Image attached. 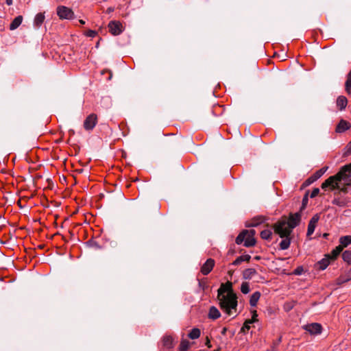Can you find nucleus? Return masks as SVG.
Segmentation results:
<instances>
[{
    "label": "nucleus",
    "mask_w": 351,
    "mask_h": 351,
    "mask_svg": "<svg viewBox=\"0 0 351 351\" xmlns=\"http://www.w3.org/2000/svg\"><path fill=\"white\" fill-rule=\"evenodd\" d=\"M321 187L325 191L338 190L348 193L351 187V164L343 167L335 176H330L322 184Z\"/></svg>",
    "instance_id": "f257e3e1"
},
{
    "label": "nucleus",
    "mask_w": 351,
    "mask_h": 351,
    "mask_svg": "<svg viewBox=\"0 0 351 351\" xmlns=\"http://www.w3.org/2000/svg\"><path fill=\"white\" fill-rule=\"evenodd\" d=\"M301 215L300 213H291L288 219L285 217H282L274 224V232L280 237L290 235L293 229L299 225Z\"/></svg>",
    "instance_id": "f03ea898"
},
{
    "label": "nucleus",
    "mask_w": 351,
    "mask_h": 351,
    "mask_svg": "<svg viewBox=\"0 0 351 351\" xmlns=\"http://www.w3.org/2000/svg\"><path fill=\"white\" fill-rule=\"evenodd\" d=\"M220 308L228 315H232L233 313H237V296L236 293H228L217 298Z\"/></svg>",
    "instance_id": "7ed1b4c3"
},
{
    "label": "nucleus",
    "mask_w": 351,
    "mask_h": 351,
    "mask_svg": "<svg viewBox=\"0 0 351 351\" xmlns=\"http://www.w3.org/2000/svg\"><path fill=\"white\" fill-rule=\"evenodd\" d=\"M254 230H244L236 238V243L239 245L244 242V246L249 247L256 244Z\"/></svg>",
    "instance_id": "20e7f679"
},
{
    "label": "nucleus",
    "mask_w": 351,
    "mask_h": 351,
    "mask_svg": "<svg viewBox=\"0 0 351 351\" xmlns=\"http://www.w3.org/2000/svg\"><path fill=\"white\" fill-rule=\"evenodd\" d=\"M57 14L61 19H73L75 18L72 10L64 5H60L57 8Z\"/></svg>",
    "instance_id": "39448f33"
},
{
    "label": "nucleus",
    "mask_w": 351,
    "mask_h": 351,
    "mask_svg": "<svg viewBox=\"0 0 351 351\" xmlns=\"http://www.w3.org/2000/svg\"><path fill=\"white\" fill-rule=\"evenodd\" d=\"M97 123V117L95 114L88 115L84 122V127L86 130H93Z\"/></svg>",
    "instance_id": "423d86ee"
},
{
    "label": "nucleus",
    "mask_w": 351,
    "mask_h": 351,
    "mask_svg": "<svg viewBox=\"0 0 351 351\" xmlns=\"http://www.w3.org/2000/svg\"><path fill=\"white\" fill-rule=\"evenodd\" d=\"M234 293L232 290V284L230 282H227L226 284H221L217 291V298L221 295H225L228 293Z\"/></svg>",
    "instance_id": "0eeeda50"
},
{
    "label": "nucleus",
    "mask_w": 351,
    "mask_h": 351,
    "mask_svg": "<svg viewBox=\"0 0 351 351\" xmlns=\"http://www.w3.org/2000/svg\"><path fill=\"white\" fill-rule=\"evenodd\" d=\"M304 329L308 331L310 334L316 335L322 332V327L320 324L312 323L304 326Z\"/></svg>",
    "instance_id": "6e6552de"
},
{
    "label": "nucleus",
    "mask_w": 351,
    "mask_h": 351,
    "mask_svg": "<svg viewBox=\"0 0 351 351\" xmlns=\"http://www.w3.org/2000/svg\"><path fill=\"white\" fill-rule=\"evenodd\" d=\"M110 32L114 35H119L122 32V25L119 21H110L108 24Z\"/></svg>",
    "instance_id": "1a4fd4ad"
},
{
    "label": "nucleus",
    "mask_w": 351,
    "mask_h": 351,
    "mask_svg": "<svg viewBox=\"0 0 351 351\" xmlns=\"http://www.w3.org/2000/svg\"><path fill=\"white\" fill-rule=\"evenodd\" d=\"M328 167H324L317 171L315 173H314L311 176H310L306 180V182L308 184H312L313 182H315L317 180H318L319 178H321L325 172L327 171Z\"/></svg>",
    "instance_id": "9d476101"
},
{
    "label": "nucleus",
    "mask_w": 351,
    "mask_h": 351,
    "mask_svg": "<svg viewBox=\"0 0 351 351\" xmlns=\"http://www.w3.org/2000/svg\"><path fill=\"white\" fill-rule=\"evenodd\" d=\"M215 265V261L212 258H208L204 263L201 267V272L203 275H208L213 269Z\"/></svg>",
    "instance_id": "9b49d317"
},
{
    "label": "nucleus",
    "mask_w": 351,
    "mask_h": 351,
    "mask_svg": "<svg viewBox=\"0 0 351 351\" xmlns=\"http://www.w3.org/2000/svg\"><path fill=\"white\" fill-rule=\"evenodd\" d=\"M45 19V13H38L34 19L33 26L35 29H39Z\"/></svg>",
    "instance_id": "f8f14e48"
},
{
    "label": "nucleus",
    "mask_w": 351,
    "mask_h": 351,
    "mask_svg": "<svg viewBox=\"0 0 351 351\" xmlns=\"http://www.w3.org/2000/svg\"><path fill=\"white\" fill-rule=\"evenodd\" d=\"M350 128L351 124L348 121L341 119L337 124L335 131L337 133H342L349 130Z\"/></svg>",
    "instance_id": "ddd939ff"
},
{
    "label": "nucleus",
    "mask_w": 351,
    "mask_h": 351,
    "mask_svg": "<svg viewBox=\"0 0 351 351\" xmlns=\"http://www.w3.org/2000/svg\"><path fill=\"white\" fill-rule=\"evenodd\" d=\"M265 220L263 216H257L252 218L250 221L247 222L246 226L247 227H256L263 223Z\"/></svg>",
    "instance_id": "4468645a"
},
{
    "label": "nucleus",
    "mask_w": 351,
    "mask_h": 351,
    "mask_svg": "<svg viewBox=\"0 0 351 351\" xmlns=\"http://www.w3.org/2000/svg\"><path fill=\"white\" fill-rule=\"evenodd\" d=\"M351 280V268L346 272L344 274L341 275L337 278L336 282L338 285H341L345 282H347Z\"/></svg>",
    "instance_id": "2eb2a0df"
},
{
    "label": "nucleus",
    "mask_w": 351,
    "mask_h": 351,
    "mask_svg": "<svg viewBox=\"0 0 351 351\" xmlns=\"http://www.w3.org/2000/svg\"><path fill=\"white\" fill-rule=\"evenodd\" d=\"M208 317L209 319L215 320L221 317V313L215 306L210 307Z\"/></svg>",
    "instance_id": "dca6fc26"
},
{
    "label": "nucleus",
    "mask_w": 351,
    "mask_h": 351,
    "mask_svg": "<svg viewBox=\"0 0 351 351\" xmlns=\"http://www.w3.org/2000/svg\"><path fill=\"white\" fill-rule=\"evenodd\" d=\"M337 107L339 110H344L348 104V100L346 97L344 96H339L337 99Z\"/></svg>",
    "instance_id": "f3484780"
},
{
    "label": "nucleus",
    "mask_w": 351,
    "mask_h": 351,
    "mask_svg": "<svg viewBox=\"0 0 351 351\" xmlns=\"http://www.w3.org/2000/svg\"><path fill=\"white\" fill-rule=\"evenodd\" d=\"M23 19V18L21 15L15 17L10 25V29L13 31L17 29L21 25Z\"/></svg>",
    "instance_id": "a211bd4d"
},
{
    "label": "nucleus",
    "mask_w": 351,
    "mask_h": 351,
    "mask_svg": "<svg viewBox=\"0 0 351 351\" xmlns=\"http://www.w3.org/2000/svg\"><path fill=\"white\" fill-rule=\"evenodd\" d=\"M256 274V271L254 268H248L243 271V278L245 280H250Z\"/></svg>",
    "instance_id": "6ab92c4d"
},
{
    "label": "nucleus",
    "mask_w": 351,
    "mask_h": 351,
    "mask_svg": "<svg viewBox=\"0 0 351 351\" xmlns=\"http://www.w3.org/2000/svg\"><path fill=\"white\" fill-rule=\"evenodd\" d=\"M163 346L166 348H171L173 347V339L171 336H165L162 339Z\"/></svg>",
    "instance_id": "aec40b11"
},
{
    "label": "nucleus",
    "mask_w": 351,
    "mask_h": 351,
    "mask_svg": "<svg viewBox=\"0 0 351 351\" xmlns=\"http://www.w3.org/2000/svg\"><path fill=\"white\" fill-rule=\"evenodd\" d=\"M290 235H287L286 237H282L283 239L280 243V248L281 250H287L289 247L291 240L289 238Z\"/></svg>",
    "instance_id": "412c9836"
},
{
    "label": "nucleus",
    "mask_w": 351,
    "mask_h": 351,
    "mask_svg": "<svg viewBox=\"0 0 351 351\" xmlns=\"http://www.w3.org/2000/svg\"><path fill=\"white\" fill-rule=\"evenodd\" d=\"M261 293L258 291L254 292L250 297V304L252 306H256L258 300L260 299Z\"/></svg>",
    "instance_id": "4be33fe9"
},
{
    "label": "nucleus",
    "mask_w": 351,
    "mask_h": 351,
    "mask_svg": "<svg viewBox=\"0 0 351 351\" xmlns=\"http://www.w3.org/2000/svg\"><path fill=\"white\" fill-rule=\"evenodd\" d=\"M340 246H342V248L347 247L348 245L351 244V236H343L339 239Z\"/></svg>",
    "instance_id": "5701e85b"
},
{
    "label": "nucleus",
    "mask_w": 351,
    "mask_h": 351,
    "mask_svg": "<svg viewBox=\"0 0 351 351\" xmlns=\"http://www.w3.org/2000/svg\"><path fill=\"white\" fill-rule=\"evenodd\" d=\"M201 335V331L197 328H193L191 332L189 333L188 336L191 339H196L199 337Z\"/></svg>",
    "instance_id": "b1692460"
},
{
    "label": "nucleus",
    "mask_w": 351,
    "mask_h": 351,
    "mask_svg": "<svg viewBox=\"0 0 351 351\" xmlns=\"http://www.w3.org/2000/svg\"><path fill=\"white\" fill-rule=\"evenodd\" d=\"M272 232L269 229L263 230L261 232V237L263 239L270 240L271 239Z\"/></svg>",
    "instance_id": "393cba45"
},
{
    "label": "nucleus",
    "mask_w": 351,
    "mask_h": 351,
    "mask_svg": "<svg viewBox=\"0 0 351 351\" xmlns=\"http://www.w3.org/2000/svg\"><path fill=\"white\" fill-rule=\"evenodd\" d=\"M342 246L338 245L331 252L330 258L332 259H335L340 253L343 251Z\"/></svg>",
    "instance_id": "a878e982"
},
{
    "label": "nucleus",
    "mask_w": 351,
    "mask_h": 351,
    "mask_svg": "<svg viewBox=\"0 0 351 351\" xmlns=\"http://www.w3.org/2000/svg\"><path fill=\"white\" fill-rule=\"evenodd\" d=\"M342 258L345 262L351 264V251H345L342 254Z\"/></svg>",
    "instance_id": "bb28decb"
},
{
    "label": "nucleus",
    "mask_w": 351,
    "mask_h": 351,
    "mask_svg": "<svg viewBox=\"0 0 351 351\" xmlns=\"http://www.w3.org/2000/svg\"><path fill=\"white\" fill-rule=\"evenodd\" d=\"M330 261L328 258H323L321 261L318 263L319 268L322 270L325 269L329 265Z\"/></svg>",
    "instance_id": "cd10ccee"
},
{
    "label": "nucleus",
    "mask_w": 351,
    "mask_h": 351,
    "mask_svg": "<svg viewBox=\"0 0 351 351\" xmlns=\"http://www.w3.org/2000/svg\"><path fill=\"white\" fill-rule=\"evenodd\" d=\"M295 302L294 301H291V302H287L285 303L284 304V310L287 312L291 311V309H293V308L295 306Z\"/></svg>",
    "instance_id": "c85d7f7f"
},
{
    "label": "nucleus",
    "mask_w": 351,
    "mask_h": 351,
    "mask_svg": "<svg viewBox=\"0 0 351 351\" xmlns=\"http://www.w3.org/2000/svg\"><path fill=\"white\" fill-rule=\"evenodd\" d=\"M189 347V342L186 339H183V340H182V341L180 343L179 350L187 351Z\"/></svg>",
    "instance_id": "c756f323"
},
{
    "label": "nucleus",
    "mask_w": 351,
    "mask_h": 351,
    "mask_svg": "<svg viewBox=\"0 0 351 351\" xmlns=\"http://www.w3.org/2000/svg\"><path fill=\"white\" fill-rule=\"evenodd\" d=\"M250 289L249 284L247 282H243L241 286V291L243 294H247L250 292Z\"/></svg>",
    "instance_id": "7c9ffc66"
},
{
    "label": "nucleus",
    "mask_w": 351,
    "mask_h": 351,
    "mask_svg": "<svg viewBox=\"0 0 351 351\" xmlns=\"http://www.w3.org/2000/svg\"><path fill=\"white\" fill-rule=\"evenodd\" d=\"M252 324L250 319L246 320L243 326H242L241 331L242 332H245V331L248 330L250 328V324Z\"/></svg>",
    "instance_id": "2f4dec72"
},
{
    "label": "nucleus",
    "mask_w": 351,
    "mask_h": 351,
    "mask_svg": "<svg viewBox=\"0 0 351 351\" xmlns=\"http://www.w3.org/2000/svg\"><path fill=\"white\" fill-rule=\"evenodd\" d=\"M315 227H316L315 224L308 223V229H307V235L308 236L311 235L314 232Z\"/></svg>",
    "instance_id": "473e14b6"
},
{
    "label": "nucleus",
    "mask_w": 351,
    "mask_h": 351,
    "mask_svg": "<svg viewBox=\"0 0 351 351\" xmlns=\"http://www.w3.org/2000/svg\"><path fill=\"white\" fill-rule=\"evenodd\" d=\"M345 88H351V70L347 75V79L345 82Z\"/></svg>",
    "instance_id": "72a5a7b5"
},
{
    "label": "nucleus",
    "mask_w": 351,
    "mask_h": 351,
    "mask_svg": "<svg viewBox=\"0 0 351 351\" xmlns=\"http://www.w3.org/2000/svg\"><path fill=\"white\" fill-rule=\"evenodd\" d=\"M332 204L339 206H343L345 205L344 201L339 198H335L332 200Z\"/></svg>",
    "instance_id": "f704fd0d"
},
{
    "label": "nucleus",
    "mask_w": 351,
    "mask_h": 351,
    "mask_svg": "<svg viewBox=\"0 0 351 351\" xmlns=\"http://www.w3.org/2000/svg\"><path fill=\"white\" fill-rule=\"evenodd\" d=\"M251 313H252V319H250V320L253 324V323H255V322H256L258 321V319H257L258 314H257V312H256V310L252 311Z\"/></svg>",
    "instance_id": "c9c22d12"
},
{
    "label": "nucleus",
    "mask_w": 351,
    "mask_h": 351,
    "mask_svg": "<svg viewBox=\"0 0 351 351\" xmlns=\"http://www.w3.org/2000/svg\"><path fill=\"white\" fill-rule=\"evenodd\" d=\"M242 262H243V257L242 256H239L237 258H236V260H234L232 263L231 265H240Z\"/></svg>",
    "instance_id": "e433bc0d"
},
{
    "label": "nucleus",
    "mask_w": 351,
    "mask_h": 351,
    "mask_svg": "<svg viewBox=\"0 0 351 351\" xmlns=\"http://www.w3.org/2000/svg\"><path fill=\"white\" fill-rule=\"evenodd\" d=\"M85 35L88 37L94 38L97 35V32L95 30L89 29L86 32Z\"/></svg>",
    "instance_id": "4c0bfd02"
},
{
    "label": "nucleus",
    "mask_w": 351,
    "mask_h": 351,
    "mask_svg": "<svg viewBox=\"0 0 351 351\" xmlns=\"http://www.w3.org/2000/svg\"><path fill=\"white\" fill-rule=\"evenodd\" d=\"M319 193V189L318 188H315L313 189V191H311V193L310 195V197L311 198H314L317 195H318V194Z\"/></svg>",
    "instance_id": "58836bf2"
},
{
    "label": "nucleus",
    "mask_w": 351,
    "mask_h": 351,
    "mask_svg": "<svg viewBox=\"0 0 351 351\" xmlns=\"http://www.w3.org/2000/svg\"><path fill=\"white\" fill-rule=\"evenodd\" d=\"M319 219V217L318 215H315L310 220L309 223L313 224H317L318 220Z\"/></svg>",
    "instance_id": "ea45409f"
},
{
    "label": "nucleus",
    "mask_w": 351,
    "mask_h": 351,
    "mask_svg": "<svg viewBox=\"0 0 351 351\" xmlns=\"http://www.w3.org/2000/svg\"><path fill=\"white\" fill-rule=\"evenodd\" d=\"M302 271L303 268L302 267H298L294 270L293 274L295 275H300Z\"/></svg>",
    "instance_id": "a19ab883"
},
{
    "label": "nucleus",
    "mask_w": 351,
    "mask_h": 351,
    "mask_svg": "<svg viewBox=\"0 0 351 351\" xmlns=\"http://www.w3.org/2000/svg\"><path fill=\"white\" fill-rule=\"evenodd\" d=\"M242 257H243V261H246V262L250 261V260L251 259V256H250L248 254L242 255Z\"/></svg>",
    "instance_id": "79ce46f5"
},
{
    "label": "nucleus",
    "mask_w": 351,
    "mask_h": 351,
    "mask_svg": "<svg viewBox=\"0 0 351 351\" xmlns=\"http://www.w3.org/2000/svg\"><path fill=\"white\" fill-rule=\"evenodd\" d=\"M206 345L208 347V348H210L211 347V345H210V341L209 340V339L207 337L206 339Z\"/></svg>",
    "instance_id": "37998d69"
},
{
    "label": "nucleus",
    "mask_w": 351,
    "mask_h": 351,
    "mask_svg": "<svg viewBox=\"0 0 351 351\" xmlns=\"http://www.w3.org/2000/svg\"><path fill=\"white\" fill-rule=\"evenodd\" d=\"M227 328L224 327L221 330V335H225L226 334Z\"/></svg>",
    "instance_id": "c03bdc74"
},
{
    "label": "nucleus",
    "mask_w": 351,
    "mask_h": 351,
    "mask_svg": "<svg viewBox=\"0 0 351 351\" xmlns=\"http://www.w3.org/2000/svg\"><path fill=\"white\" fill-rule=\"evenodd\" d=\"M7 5H11L12 4V0H5Z\"/></svg>",
    "instance_id": "a18cd8bd"
},
{
    "label": "nucleus",
    "mask_w": 351,
    "mask_h": 351,
    "mask_svg": "<svg viewBox=\"0 0 351 351\" xmlns=\"http://www.w3.org/2000/svg\"><path fill=\"white\" fill-rule=\"evenodd\" d=\"M347 147H348V152H351V141L348 143Z\"/></svg>",
    "instance_id": "49530a36"
},
{
    "label": "nucleus",
    "mask_w": 351,
    "mask_h": 351,
    "mask_svg": "<svg viewBox=\"0 0 351 351\" xmlns=\"http://www.w3.org/2000/svg\"><path fill=\"white\" fill-rule=\"evenodd\" d=\"M79 22H80V24H82V25H84V24H85V21H84V20H82V19H80V20L79 21Z\"/></svg>",
    "instance_id": "de8ad7c7"
},
{
    "label": "nucleus",
    "mask_w": 351,
    "mask_h": 351,
    "mask_svg": "<svg viewBox=\"0 0 351 351\" xmlns=\"http://www.w3.org/2000/svg\"><path fill=\"white\" fill-rule=\"evenodd\" d=\"M306 199H307L306 197L303 199V204H304V203H306Z\"/></svg>",
    "instance_id": "09e8293b"
},
{
    "label": "nucleus",
    "mask_w": 351,
    "mask_h": 351,
    "mask_svg": "<svg viewBox=\"0 0 351 351\" xmlns=\"http://www.w3.org/2000/svg\"><path fill=\"white\" fill-rule=\"evenodd\" d=\"M306 199H307L306 197L303 199V204H304V203H306Z\"/></svg>",
    "instance_id": "8fccbe9b"
},
{
    "label": "nucleus",
    "mask_w": 351,
    "mask_h": 351,
    "mask_svg": "<svg viewBox=\"0 0 351 351\" xmlns=\"http://www.w3.org/2000/svg\"><path fill=\"white\" fill-rule=\"evenodd\" d=\"M347 90L349 94H351V88L347 89Z\"/></svg>",
    "instance_id": "3c124183"
}]
</instances>
